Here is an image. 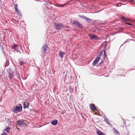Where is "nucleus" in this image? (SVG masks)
Segmentation results:
<instances>
[{
    "label": "nucleus",
    "mask_w": 135,
    "mask_h": 135,
    "mask_svg": "<svg viewBox=\"0 0 135 135\" xmlns=\"http://www.w3.org/2000/svg\"><path fill=\"white\" fill-rule=\"evenodd\" d=\"M103 51H104V55H105V51H104L103 50H102L99 52V54L97 55L95 60L93 61V63L92 64V65L93 66H95L100 60L101 57L102 56Z\"/></svg>",
    "instance_id": "obj_1"
},
{
    "label": "nucleus",
    "mask_w": 135,
    "mask_h": 135,
    "mask_svg": "<svg viewBox=\"0 0 135 135\" xmlns=\"http://www.w3.org/2000/svg\"><path fill=\"white\" fill-rule=\"evenodd\" d=\"M70 22L72 23L75 26L80 28H83V25L78 21L76 20H70Z\"/></svg>",
    "instance_id": "obj_2"
},
{
    "label": "nucleus",
    "mask_w": 135,
    "mask_h": 135,
    "mask_svg": "<svg viewBox=\"0 0 135 135\" xmlns=\"http://www.w3.org/2000/svg\"><path fill=\"white\" fill-rule=\"evenodd\" d=\"M54 25L56 29L58 30H61L65 26L59 22H55Z\"/></svg>",
    "instance_id": "obj_3"
},
{
    "label": "nucleus",
    "mask_w": 135,
    "mask_h": 135,
    "mask_svg": "<svg viewBox=\"0 0 135 135\" xmlns=\"http://www.w3.org/2000/svg\"><path fill=\"white\" fill-rule=\"evenodd\" d=\"M21 106H16L15 107H14L12 109V111L15 113V111H17L18 112H21L22 111V107L20 104H19Z\"/></svg>",
    "instance_id": "obj_4"
},
{
    "label": "nucleus",
    "mask_w": 135,
    "mask_h": 135,
    "mask_svg": "<svg viewBox=\"0 0 135 135\" xmlns=\"http://www.w3.org/2000/svg\"><path fill=\"white\" fill-rule=\"evenodd\" d=\"M88 36L90 37V40H99V38L97 35L92 33L89 34L88 35Z\"/></svg>",
    "instance_id": "obj_5"
},
{
    "label": "nucleus",
    "mask_w": 135,
    "mask_h": 135,
    "mask_svg": "<svg viewBox=\"0 0 135 135\" xmlns=\"http://www.w3.org/2000/svg\"><path fill=\"white\" fill-rule=\"evenodd\" d=\"M79 16L81 18H83L85 20L89 22H93V20L83 15H79Z\"/></svg>",
    "instance_id": "obj_6"
},
{
    "label": "nucleus",
    "mask_w": 135,
    "mask_h": 135,
    "mask_svg": "<svg viewBox=\"0 0 135 135\" xmlns=\"http://www.w3.org/2000/svg\"><path fill=\"white\" fill-rule=\"evenodd\" d=\"M23 108H28L29 107L30 103L28 102V100H26L25 102H23Z\"/></svg>",
    "instance_id": "obj_7"
},
{
    "label": "nucleus",
    "mask_w": 135,
    "mask_h": 135,
    "mask_svg": "<svg viewBox=\"0 0 135 135\" xmlns=\"http://www.w3.org/2000/svg\"><path fill=\"white\" fill-rule=\"evenodd\" d=\"M18 4H14V7L15 11L17 12V13L20 15L22 16L21 13L20 11V10H18L17 9Z\"/></svg>",
    "instance_id": "obj_8"
},
{
    "label": "nucleus",
    "mask_w": 135,
    "mask_h": 135,
    "mask_svg": "<svg viewBox=\"0 0 135 135\" xmlns=\"http://www.w3.org/2000/svg\"><path fill=\"white\" fill-rule=\"evenodd\" d=\"M47 48L48 46L47 45H43V46L42 47V49L44 53H45L47 51Z\"/></svg>",
    "instance_id": "obj_9"
},
{
    "label": "nucleus",
    "mask_w": 135,
    "mask_h": 135,
    "mask_svg": "<svg viewBox=\"0 0 135 135\" xmlns=\"http://www.w3.org/2000/svg\"><path fill=\"white\" fill-rule=\"evenodd\" d=\"M65 55V53L62 51H60L59 53V56L61 58H62L64 57V55Z\"/></svg>",
    "instance_id": "obj_10"
},
{
    "label": "nucleus",
    "mask_w": 135,
    "mask_h": 135,
    "mask_svg": "<svg viewBox=\"0 0 135 135\" xmlns=\"http://www.w3.org/2000/svg\"><path fill=\"white\" fill-rule=\"evenodd\" d=\"M18 124L20 126H22V125H24L25 124H26L23 121H21V120H18L17 121Z\"/></svg>",
    "instance_id": "obj_11"
},
{
    "label": "nucleus",
    "mask_w": 135,
    "mask_h": 135,
    "mask_svg": "<svg viewBox=\"0 0 135 135\" xmlns=\"http://www.w3.org/2000/svg\"><path fill=\"white\" fill-rule=\"evenodd\" d=\"M57 123L58 121L56 119L52 120L51 122V123L54 126L56 125L57 124Z\"/></svg>",
    "instance_id": "obj_12"
},
{
    "label": "nucleus",
    "mask_w": 135,
    "mask_h": 135,
    "mask_svg": "<svg viewBox=\"0 0 135 135\" xmlns=\"http://www.w3.org/2000/svg\"><path fill=\"white\" fill-rule=\"evenodd\" d=\"M12 49L14 50H15L17 49H18V45H17L16 44H14L12 46Z\"/></svg>",
    "instance_id": "obj_13"
},
{
    "label": "nucleus",
    "mask_w": 135,
    "mask_h": 135,
    "mask_svg": "<svg viewBox=\"0 0 135 135\" xmlns=\"http://www.w3.org/2000/svg\"><path fill=\"white\" fill-rule=\"evenodd\" d=\"M90 108L91 110H95L96 108L94 106L93 104H90Z\"/></svg>",
    "instance_id": "obj_14"
},
{
    "label": "nucleus",
    "mask_w": 135,
    "mask_h": 135,
    "mask_svg": "<svg viewBox=\"0 0 135 135\" xmlns=\"http://www.w3.org/2000/svg\"><path fill=\"white\" fill-rule=\"evenodd\" d=\"M105 121L107 123V124L110 126H112V124L110 123L109 120L107 118H104Z\"/></svg>",
    "instance_id": "obj_15"
},
{
    "label": "nucleus",
    "mask_w": 135,
    "mask_h": 135,
    "mask_svg": "<svg viewBox=\"0 0 135 135\" xmlns=\"http://www.w3.org/2000/svg\"><path fill=\"white\" fill-rule=\"evenodd\" d=\"M97 133L98 135H105V134L100 131H97Z\"/></svg>",
    "instance_id": "obj_16"
},
{
    "label": "nucleus",
    "mask_w": 135,
    "mask_h": 135,
    "mask_svg": "<svg viewBox=\"0 0 135 135\" xmlns=\"http://www.w3.org/2000/svg\"><path fill=\"white\" fill-rule=\"evenodd\" d=\"M69 90L71 93L74 92V89L71 86H70Z\"/></svg>",
    "instance_id": "obj_17"
},
{
    "label": "nucleus",
    "mask_w": 135,
    "mask_h": 135,
    "mask_svg": "<svg viewBox=\"0 0 135 135\" xmlns=\"http://www.w3.org/2000/svg\"><path fill=\"white\" fill-rule=\"evenodd\" d=\"M10 129V127H6L5 129V130L7 132V133H8L9 132V131Z\"/></svg>",
    "instance_id": "obj_18"
},
{
    "label": "nucleus",
    "mask_w": 135,
    "mask_h": 135,
    "mask_svg": "<svg viewBox=\"0 0 135 135\" xmlns=\"http://www.w3.org/2000/svg\"><path fill=\"white\" fill-rule=\"evenodd\" d=\"M113 129L114 131V132L115 133H116L117 134H119V132L118 131V130L116 129L115 128H113Z\"/></svg>",
    "instance_id": "obj_19"
},
{
    "label": "nucleus",
    "mask_w": 135,
    "mask_h": 135,
    "mask_svg": "<svg viewBox=\"0 0 135 135\" xmlns=\"http://www.w3.org/2000/svg\"><path fill=\"white\" fill-rule=\"evenodd\" d=\"M25 64V62L23 61H21L20 62V64L21 66H22Z\"/></svg>",
    "instance_id": "obj_20"
},
{
    "label": "nucleus",
    "mask_w": 135,
    "mask_h": 135,
    "mask_svg": "<svg viewBox=\"0 0 135 135\" xmlns=\"http://www.w3.org/2000/svg\"><path fill=\"white\" fill-rule=\"evenodd\" d=\"M69 1L67 2H66V3H65V4H62V5H61L60 6H57V7H64L65 5H66V4H68V3H69Z\"/></svg>",
    "instance_id": "obj_21"
},
{
    "label": "nucleus",
    "mask_w": 135,
    "mask_h": 135,
    "mask_svg": "<svg viewBox=\"0 0 135 135\" xmlns=\"http://www.w3.org/2000/svg\"><path fill=\"white\" fill-rule=\"evenodd\" d=\"M8 76L10 80H11V79L12 78V74L9 73L8 74Z\"/></svg>",
    "instance_id": "obj_22"
},
{
    "label": "nucleus",
    "mask_w": 135,
    "mask_h": 135,
    "mask_svg": "<svg viewBox=\"0 0 135 135\" xmlns=\"http://www.w3.org/2000/svg\"><path fill=\"white\" fill-rule=\"evenodd\" d=\"M15 51H16L17 52V53H20V54H21V51H20V50H17V49L15 50Z\"/></svg>",
    "instance_id": "obj_23"
},
{
    "label": "nucleus",
    "mask_w": 135,
    "mask_h": 135,
    "mask_svg": "<svg viewBox=\"0 0 135 135\" xmlns=\"http://www.w3.org/2000/svg\"><path fill=\"white\" fill-rule=\"evenodd\" d=\"M120 18L122 20H124H124H126V18L123 17L122 16Z\"/></svg>",
    "instance_id": "obj_24"
},
{
    "label": "nucleus",
    "mask_w": 135,
    "mask_h": 135,
    "mask_svg": "<svg viewBox=\"0 0 135 135\" xmlns=\"http://www.w3.org/2000/svg\"><path fill=\"white\" fill-rule=\"evenodd\" d=\"M126 24L127 25H129L130 26H131L132 25V23H126Z\"/></svg>",
    "instance_id": "obj_25"
},
{
    "label": "nucleus",
    "mask_w": 135,
    "mask_h": 135,
    "mask_svg": "<svg viewBox=\"0 0 135 135\" xmlns=\"http://www.w3.org/2000/svg\"><path fill=\"white\" fill-rule=\"evenodd\" d=\"M17 22V24H19L20 26H21V23L19 21H18Z\"/></svg>",
    "instance_id": "obj_26"
},
{
    "label": "nucleus",
    "mask_w": 135,
    "mask_h": 135,
    "mask_svg": "<svg viewBox=\"0 0 135 135\" xmlns=\"http://www.w3.org/2000/svg\"><path fill=\"white\" fill-rule=\"evenodd\" d=\"M129 20V19L128 18H127L126 19V20H124V21H128Z\"/></svg>",
    "instance_id": "obj_27"
},
{
    "label": "nucleus",
    "mask_w": 135,
    "mask_h": 135,
    "mask_svg": "<svg viewBox=\"0 0 135 135\" xmlns=\"http://www.w3.org/2000/svg\"><path fill=\"white\" fill-rule=\"evenodd\" d=\"M104 62V61H103V60H101L100 62V63H99V64H103V63Z\"/></svg>",
    "instance_id": "obj_28"
},
{
    "label": "nucleus",
    "mask_w": 135,
    "mask_h": 135,
    "mask_svg": "<svg viewBox=\"0 0 135 135\" xmlns=\"http://www.w3.org/2000/svg\"><path fill=\"white\" fill-rule=\"evenodd\" d=\"M1 135H7V134L5 132L4 133H2Z\"/></svg>",
    "instance_id": "obj_29"
},
{
    "label": "nucleus",
    "mask_w": 135,
    "mask_h": 135,
    "mask_svg": "<svg viewBox=\"0 0 135 135\" xmlns=\"http://www.w3.org/2000/svg\"><path fill=\"white\" fill-rule=\"evenodd\" d=\"M65 27L66 28H68L69 27L68 26H65H65L64 27V28Z\"/></svg>",
    "instance_id": "obj_30"
},
{
    "label": "nucleus",
    "mask_w": 135,
    "mask_h": 135,
    "mask_svg": "<svg viewBox=\"0 0 135 135\" xmlns=\"http://www.w3.org/2000/svg\"><path fill=\"white\" fill-rule=\"evenodd\" d=\"M22 23L23 24V25H24L25 24V22H24V21H22Z\"/></svg>",
    "instance_id": "obj_31"
},
{
    "label": "nucleus",
    "mask_w": 135,
    "mask_h": 135,
    "mask_svg": "<svg viewBox=\"0 0 135 135\" xmlns=\"http://www.w3.org/2000/svg\"><path fill=\"white\" fill-rule=\"evenodd\" d=\"M131 1H132L133 2H134V0H131Z\"/></svg>",
    "instance_id": "obj_32"
},
{
    "label": "nucleus",
    "mask_w": 135,
    "mask_h": 135,
    "mask_svg": "<svg viewBox=\"0 0 135 135\" xmlns=\"http://www.w3.org/2000/svg\"><path fill=\"white\" fill-rule=\"evenodd\" d=\"M2 49H3V51H4V53H5L4 51V50H3V47H2Z\"/></svg>",
    "instance_id": "obj_33"
},
{
    "label": "nucleus",
    "mask_w": 135,
    "mask_h": 135,
    "mask_svg": "<svg viewBox=\"0 0 135 135\" xmlns=\"http://www.w3.org/2000/svg\"><path fill=\"white\" fill-rule=\"evenodd\" d=\"M126 41H125V42H124V43H126Z\"/></svg>",
    "instance_id": "obj_34"
},
{
    "label": "nucleus",
    "mask_w": 135,
    "mask_h": 135,
    "mask_svg": "<svg viewBox=\"0 0 135 135\" xmlns=\"http://www.w3.org/2000/svg\"><path fill=\"white\" fill-rule=\"evenodd\" d=\"M102 65H100V66H102Z\"/></svg>",
    "instance_id": "obj_35"
},
{
    "label": "nucleus",
    "mask_w": 135,
    "mask_h": 135,
    "mask_svg": "<svg viewBox=\"0 0 135 135\" xmlns=\"http://www.w3.org/2000/svg\"><path fill=\"white\" fill-rule=\"evenodd\" d=\"M0 35H1V34L0 33Z\"/></svg>",
    "instance_id": "obj_36"
}]
</instances>
